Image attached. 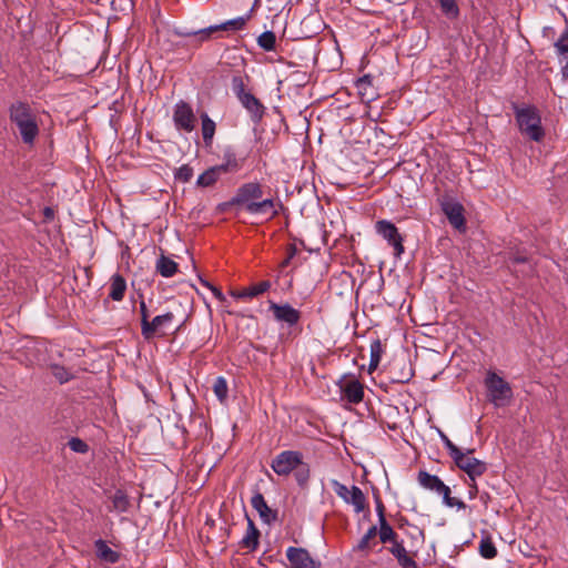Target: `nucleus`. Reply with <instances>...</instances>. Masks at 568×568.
<instances>
[{
  "instance_id": "f257e3e1",
  "label": "nucleus",
  "mask_w": 568,
  "mask_h": 568,
  "mask_svg": "<svg viewBox=\"0 0 568 568\" xmlns=\"http://www.w3.org/2000/svg\"><path fill=\"white\" fill-rule=\"evenodd\" d=\"M9 118L22 142L32 146L40 132L38 118L32 108L24 102L17 101L9 108Z\"/></svg>"
},
{
  "instance_id": "f03ea898",
  "label": "nucleus",
  "mask_w": 568,
  "mask_h": 568,
  "mask_svg": "<svg viewBox=\"0 0 568 568\" xmlns=\"http://www.w3.org/2000/svg\"><path fill=\"white\" fill-rule=\"evenodd\" d=\"M516 121L520 132L528 139L540 142L545 136L541 125V118L535 106L517 108L515 110Z\"/></svg>"
},
{
  "instance_id": "7ed1b4c3",
  "label": "nucleus",
  "mask_w": 568,
  "mask_h": 568,
  "mask_svg": "<svg viewBox=\"0 0 568 568\" xmlns=\"http://www.w3.org/2000/svg\"><path fill=\"white\" fill-rule=\"evenodd\" d=\"M484 384L487 390V398L494 406L504 407L511 400L513 389L509 383L497 373L493 371L487 372Z\"/></svg>"
},
{
  "instance_id": "20e7f679",
  "label": "nucleus",
  "mask_w": 568,
  "mask_h": 568,
  "mask_svg": "<svg viewBox=\"0 0 568 568\" xmlns=\"http://www.w3.org/2000/svg\"><path fill=\"white\" fill-rule=\"evenodd\" d=\"M302 459V453L297 450H284L273 458L271 468L278 476H288L296 467L301 466Z\"/></svg>"
},
{
  "instance_id": "39448f33",
  "label": "nucleus",
  "mask_w": 568,
  "mask_h": 568,
  "mask_svg": "<svg viewBox=\"0 0 568 568\" xmlns=\"http://www.w3.org/2000/svg\"><path fill=\"white\" fill-rule=\"evenodd\" d=\"M263 199V190L258 183L250 182L239 187L233 196L231 204L240 206L242 211H246L252 204Z\"/></svg>"
},
{
  "instance_id": "423d86ee",
  "label": "nucleus",
  "mask_w": 568,
  "mask_h": 568,
  "mask_svg": "<svg viewBox=\"0 0 568 568\" xmlns=\"http://www.w3.org/2000/svg\"><path fill=\"white\" fill-rule=\"evenodd\" d=\"M332 485L336 495L346 504L352 505L355 513L359 514L364 511L366 506V498L361 488L357 486L347 487L337 480H333Z\"/></svg>"
},
{
  "instance_id": "0eeeda50",
  "label": "nucleus",
  "mask_w": 568,
  "mask_h": 568,
  "mask_svg": "<svg viewBox=\"0 0 568 568\" xmlns=\"http://www.w3.org/2000/svg\"><path fill=\"white\" fill-rule=\"evenodd\" d=\"M342 398L351 404H359L364 398L363 384L354 376L344 375L337 381Z\"/></svg>"
},
{
  "instance_id": "6e6552de",
  "label": "nucleus",
  "mask_w": 568,
  "mask_h": 568,
  "mask_svg": "<svg viewBox=\"0 0 568 568\" xmlns=\"http://www.w3.org/2000/svg\"><path fill=\"white\" fill-rule=\"evenodd\" d=\"M454 463L458 468L464 470L468 476L470 481H475L477 477L481 476L486 469L487 466L484 462L471 457L469 455V452L467 454L459 450L454 457Z\"/></svg>"
},
{
  "instance_id": "1a4fd4ad",
  "label": "nucleus",
  "mask_w": 568,
  "mask_h": 568,
  "mask_svg": "<svg viewBox=\"0 0 568 568\" xmlns=\"http://www.w3.org/2000/svg\"><path fill=\"white\" fill-rule=\"evenodd\" d=\"M375 229L377 234L393 246L395 255L399 257L404 253L403 237L395 224L387 220H381L376 222Z\"/></svg>"
},
{
  "instance_id": "9d476101",
  "label": "nucleus",
  "mask_w": 568,
  "mask_h": 568,
  "mask_svg": "<svg viewBox=\"0 0 568 568\" xmlns=\"http://www.w3.org/2000/svg\"><path fill=\"white\" fill-rule=\"evenodd\" d=\"M173 122L175 128L180 131L190 133L195 129L196 118L193 109L189 103L181 100L175 104L173 111Z\"/></svg>"
},
{
  "instance_id": "9b49d317",
  "label": "nucleus",
  "mask_w": 568,
  "mask_h": 568,
  "mask_svg": "<svg viewBox=\"0 0 568 568\" xmlns=\"http://www.w3.org/2000/svg\"><path fill=\"white\" fill-rule=\"evenodd\" d=\"M173 321L174 314L172 312L158 315L152 321L145 322L141 333L145 339H152L155 336H163L165 331L172 325Z\"/></svg>"
},
{
  "instance_id": "f8f14e48",
  "label": "nucleus",
  "mask_w": 568,
  "mask_h": 568,
  "mask_svg": "<svg viewBox=\"0 0 568 568\" xmlns=\"http://www.w3.org/2000/svg\"><path fill=\"white\" fill-rule=\"evenodd\" d=\"M281 207L282 204L273 199H261L247 207L245 212L264 221H270L278 214Z\"/></svg>"
},
{
  "instance_id": "ddd939ff",
  "label": "nucleus",
  "mask_w": 568,
  "mask_h": 568,
  "mask_svg": "<svg viewBox=\"0 0 568 568\" xmlns=\"http://www.w3.org/2000/svg\"><path fill=\"white\" fill-rule=\"evenodd\" d=\"M286 558L292 568H320L321 566V562L315 560L305 548L288 547Z\"/></svg>"
},
{
  "instance_id": "4468645a",
  "label": "nucleus",
  "mask_w": 568,
  "mask_h": 568,
  "mask_svg": "<svg viewBox=\"0 0 568 568\" xmlns=\"http://www.w3.org/2000/svg\"><path fill=\"white\" fill-rule=\"evenodd\" d=\"M442 210L455 229L459 231L465 230L464 207L459 202L453 199H445L442 201Z\"/></svg>"
},
{
  "instance_id": "2eb2a0df",
  "label": "nucleus",
  "mask_w": 568,
  "mask_h": 568,
  "mask_svg": "<svg viewBox=\"0 0 568 568\" xmlns=\"http://www.w3.org/2000/svg\"><path fill=\"white\" fill-rule=\"evenodd\" d=\"M270 311H272L275 321L285 323L290 326L296 325L301 318L300 311L290 304H277L275 302H271Z\"/></svg>"
},
{
  "instance_id": "dca6fc26",
  "label": "nucleus",
  "mask_w": 568,
  "mask_h": 568,
  "mask_svg": "<svg viewBox=\"0 0 568 568\" xmlns=\"http://www.w3.org/2000/svg\"><path fill=\"white\" fill-rule=\"evenodd\" d=\"M251 14L247 13L245 16H241L231 20H227L225 22H222L220 24L210 26L207 28L196 30L193 34H201L203 38L211 37V34L215 31L222 30V31H240L244 29L246 26V22L250 20Z\"/></svg>"
},
{
  "instance_id": "f3484780",
  "label": "nucleus",
  "mask_w": 568,
  "mask_h": 568,
  "mask_svg": "<svg viewBox=\"0 0 568 568\" xmlns=\"http://www.w3.org/2000/svg\"><path fill=\"white\" fill-rule=\"evenodd\" d=\"M237 100L250 114L253 122L257 123L262 120L265 113V106L252 92L242 95Z\"/></svg>"
},
{
  "instance_id": "a211bd4d",
  "label": "nucleus",
  "mask_w": 568,
  "mask_h": 568,
  "mask_svg": "<svg viewBox=\"0 0 568 568\" xmlns=\"http://www.w3.org/2000/svg\"><path fill=\"white\" fill-rule=\"evenodd\" d=\"M271 288L270 281H262L257 284H254L250 287L240 290V291H231V296L235 300H250L256 297Z\"/></svg>"
},
{
  "instance_id": "6ab92c4d",
  "label": "nucleus",
  "mask_w": 568,
  "mask_h": 568,
  "mask_svg": "<svg viewBox=\"0 0 568 568\" xmlns=\"http://www.w3.org/2000/svg\"><path fill=\"white\" fill-rule=\"evenodd\" d=\"M389 552L397 559L402 568H418L417 562L408 555L403 542L394 541L389 547Z\"/></svg>"
},
{
  "instance_id": "aec40b11",
  "label": "nucleus",
  "mask_w": 568,
  "mask_h": 568,
  "mask_svg": "<svg viewBox=\"0 0 568 568\" xmlns=\"http://www.w3.org/2000/svg\"><path fill=\"white\" fill-rule=\"evenodd\" d=\"M417 480L423 488L436 494L445 487L444 481L438 476L432 475L425 470L418 473Z\"/></svg>"
},
{
  "instance_id": "412c9836",
  "label": "nucleus",
  "mask_w": 568,
  "mask_h": 568,
  "mask_svg": "<svg viewBox=\"0 0 568 568\" xmlns=\"http://www.w3.org/2000/svg\"><path fill=\"white\" fill-rule=\"evenodd\" d=\"M242 160H240L234 151L227 149L223 153V161L216 165L223 174L237 172L242 168Z\"/></svg>"
},
{
  "instance_id": "4be33fe9",
  "label": "nucleus",
  "mask_w": 568,
  "mask_h": 568,
  "mask_svg": "<svg viewBox=\"0 0 568 568\" xmlns=\"http://www.w3.org/2000/svg\"><path fill=\"white\" fill-rule=\"evenodd\" d=\"M252 507L258 513L264 523H271L274 519L272 510L267 506L262 494L256 493L251 499Z\"/></svg>"
},
{
  "instance_id": "5701e85b",
  "label": "nucleus",
  "mask_w": 568,
  "mask_h": 568,
  "mask_svg": "<svg viewBox=\"0 0 568 568\" xmlns=\"http://www.w3.org/2000/svg\"><path fill=\"white\" fill-rule=\"evenodd\" d=\"M555 49L561 64V75L564 79H568V39L560 38L555 42Z\"/></svg>"
},
{
  "instance_id": "b1692460",
  "label": "nucleus",
  "mask_w": 568,
  "mask_h": 568,
  "mask_svg": "<svg viewBox=\"0 0 568 568\" xmlns=\"http://www.w3.org/2000/svg\"><path fill=\"white\" fill-rule=\"evenodd\" d=\"M378 517H379L378 534H379L381 541L384 544L390 541L393 545L394 541H397L396 532L394 531L392 526L386 521L382 506L378 507Z\"/></svg>"
},
{
  "instance_id": "393cba45",
  "label": "nucleus",
  "mask_w": 568,
  "mask_h": 568,
  "mask_svg": "<svg viewBox=\"0 0 568 568\" xmlns=\"http://www.w3.org/2000/svg\"><path fill=\"white\" fill-rule=\"evenodd\" d=\"M97 556L109 564H115L119 560V554L111 549L108 544L99 539L94 542Z\"/></svg>"
},
{
  "instance_id": "a878e982",
  "label": "nucleus",
  "mask_w": 568,
  "mask_h": 568,
  "mask_svg": "<svg viewBox=\"0 0 568 568\" xmlns=\"http://www.w3.org/2000/svg\"><path fill=\"white\" fill-rule=\"evenodd\" d=\"M125 290H126V282H125V280L120 274H114L111 277L109 296L113 301L120 302L124 297Z\"/></svg>"
},
{
  "instance_id": "bb28decb",
  "label": "nucleus",
  "mask_w": 568,
  "mask_h": 568,
  "mask_svg": "<svg viewBox=\"0 0 568 568\" xmlns=\"http://www.w3.org/2000/svg\"><path fill=\"white\" fill-rule=\"evenodd\" d=\"M248 75L246 74H234L231 80V89L234 95L239 99L242 95L251 92L247 90V83H248Z\"/></svg>"
},
{
  "instance_id": "cd10ccee",
  "label": "nucleus",
  "mask_w": 568,
  "mask_h": 568,
  "mask_svg": "<svg viewBox=\"0 0 568 568\" xmlns=\"http://www.w3.org/2000/svg\"><path fill=\"white\" fill-rule=\"evenodd\" d=\"M223 175V173L220 171V169L214 165V166H211L206 171H204L199 178H197V181H196V184L199 186H202V187H207V186H211L213 185L221 176Z\"/></svg>"
},
{
  "instance_id": "c85d7f7f",
  "label": "nucleus",
  "mask_w": 568,
  "mask_h": 568,
  "mask_svg": "<svg viewBox=\"0 0 568 568\" xmlns=\"http://www.w3.org/2000/svg\"><path fill=\"white\" fill-rule=\"evenodd\" d=\"M201 131L203 140L206 144H211L215 134V122L209 116L207 113L201 114Z\"/></svg>"
},
{
  "instance_id": "c756f323",
  "label": "nucleus",
  "mask_w": 568,
  "mask_h": 568,
  "mask_svg": "<svg viewBox=\"0 0 568 568\" xmlns=\"http://www.w3.org/2000/svg\"><path fill=\"white\" fill-rule=\"evenodd\" d=\"M156 271L163 277H172L178 272V264L173 260L162 255L156 261Z\"/></svg>"
},
{
  "instance_id": "7c9ffc66",
  "label": "nucleus",
  "mask_w": 568,
  "mask_h": 568,
  "mask_svg": "<svg viewBox=\"0 0 568 568\" xmlns=\"http://www.w3.org/2000/svg\"><path fill=\"white\" fill-rule=\"evenodd\" d=\"M260 532L252 520H248L247 530L242 539V545L251 550H255L258 546Z\"/></svg>"
},
{
  "instance_id": "2f4dec72",
  "label": "nucleus",
  "mask_w": 568,
  "mask_h": 568,
  "mask_svg": "<svg viewBox=\"0 0 568 568\" xmlns=\"http://www.w3.org/2000/svg\"><path fill=\"white\" fill-rule=\"evenodd\" d=\"M111 500L113 510L119 513H124L128 510L130 505L129 497L123 490L118 489L111 497Z\"/></svg>"
},
{
  "instance_id": "473e14b6",
  "label": "nucleus",
  "mask_w": 568,
  "mask_h": 568,
  "mask_svg": "<svg viewBox=\"0 0 568 568\" xmlns=\"http://www.w3.org/2000/svg\"><path fill=\"white\" fill-rule=\"evenodd\" d=\"M438 495L442 496L443 504L449 508L456 507L457 509H464L466 507L464 501L450 496V488L447 485H445Z\"/></svg>"
},
{
  "instance_id": "72a5a7b5",
  "label": "nucleus",
  "mask_w": 568,
  "mask_h": 568,
  "mask_svg": "<svg viewBox=\"0 0 568 568\" xmlns=\"http://www.w3.org/2000/svg\"><path fill=\"white\" fill-rule=\"evenodd\" d=\"M276 37L273 31H265L257 38V44L265 51H273L275 49Z\"/></svg>"
},
{
  "instance_id": "f704fd0d",
  "label": "nucleus",
  "mask_w": 568,
  "mask_h": 568,
  "mask_svg": "<svg viewBox=\"0 0 568 568\" xmlns=\"http://www.w3.org/2000/svg\"><path fill=\"white\" fill-rule=\"evenodd\" d=\"M383 354V346L379 339H375L371 344V359H369V368H377Z\"/></svg>"
},
{
  "instance_id": "c9c22d12",
  "label": "nucleus",
  "mask_w": 568,
  "mask_h": 568,
  "mask_svg": "<svg viewBox=\"0 0 568 568\" xmlns=\"http://www.w3.org/2000/svg\"><path fill=\"white\" fill-rule=\"evenodd\" d=\"M442 12L449 19H456L459 14V9L456 0H438Z\"/></svg>"
},
{
  "instance_id": "e433bc0d",
  "label": "nucleus",
  "mask_w": 568,
  "mask_h": 568,
  "mask_svg": "<svg viewBox=\"0 0 568 568\" xmlns=\"http://www.w3.org/2000/svg\"><path fill=\"white\" fill-rule=\"evenodd\" d=\"M479 554L486 559H491L496 557L497 550L490 538L487 537L480 540Z\"/></svg>"
},
{
  "instance_id": "4c0bfd02",
  "label": "nucleus",
  "mask_w": 568,
  "mask_h": 568,
  "mask_svg": "<svg viewBox=\"0 0 568 568\" xmlns=\"http://www.w3.org/2000/svg\"><path fill=\"white\" fill-rule=\"evenodd\" d=\"M213 392L217 399L223 403L227 397V383L226 379L222 376L217 377L213 385Z\"/></svg>"
},
{
  "instance_id": "58836bf2",
  "label": "nucleus",
  "mask_w": 568,
  "mask_h": 568,
  "mask_svg": "<svg viewBox=\"0 0 568 568\" xmlns=\"http://www.w3.org/2000/svg\"><path fill=\"white\" fill-rule=\"evenodd\" d=\"M356 88L363 98L367 97L368 100L374 99V93L372 92L371 94H368L367 92V89L372 88V79L369 75H364L359 78L356 81Z\"/></svg>"
},
{
  "instance_id": "ea45409f",
  "label": "nucleus",
  "mask_w": 568,
  "mask_h": 568,
  "mask_svg": "<svg viewBox=\"0 0 568 568\" xmlns=\"http://www.w3.org/2000/svg\"><path fill=\"white\" fill-rule=\"evenodd\" d=\"M295 479L301 487H304L310 479V467L302 460L301 466L295 469Z\"/></svg>"
},
{
  "instance_id": "a19ab883",
  "label": "nucleus",
  "mask_w": 568,
  "mask_h": 568,
  "mask_svg": "<svg viewBox=\"0 0 568 568\" xmlns=\"http://www.w3.org/2000/svg\"><path fill=\"white\" fill-rule=\"evenodd\" d=\"M192 176H193V169L187 164L181 165L179 169H176V171L174 173L175 180H178L179 182H182V183L189 182L192 179Z\"/></svg>"
},
{
  "instance_id": "79ce46f5",
  "label": "nucleus",
  "mask_w": 568,
  "mask_h": 568,
  "mask_svg": "<svg viewBox=\"0 0 568 568\" xmlns=\"http://www.w3.org/2000/svg\"><path fill=\"white\" fill-rule=\"evenodd\" d=\"M438 435L444 446L448 450L449 456L453 458L460 449L447 437V435L438 430Z\"/></svg>"
},
{
  "instance_id": "37998d69",
  "label": "nucleus",
  "mask_w": 568,
  "mask_h": 568,
  "mask_svg": "<svg viewBox=\"0 0 568 568\" xmlns=\"http://www.w3.org/2000/svg\"><path fill=\"white\" fill-rule=\"evenodd\" d=\"M377 534V527L376 526H373L371 527L366 534L362 537V539L359 540L358 545H357V549L359 550H364L368 547L369 545V541L372 538H374Z\"/></svg>"
},
{
  "instance_id": "c03bdc74",
  "label": "nucleus",
  "mask_w": 568,
  "mask_h": 568,
  "mask_svg": "<svg viewBox=\"0 0 568 568\" xmlns=\"http://www.w3.org/2000/svg\"><path fill=\"white\" fill-rule=\"evenodd\" d=\"M69 447L71 450L75 453H87L89 447L88 445L80 438L73 437L69 440Z\"/></svg>"
},
{
  "instance_id": "a18cd8bd",
  "label": "nucleus",
  "mask_w": 568,
  "mask_h": 568,
  "mask_svg": "<svg viewBox=\"0 0 568 568\" xmlns=\"http://www.w3.org/2000/svg\"><path fill=\"white\" fill-rule=\"evenodd\" d=\"M296 248L294 246H290L287 256L280 263V272H283L285 267L288 266L291 260L295 256Z\"/></svg>"
},
{
  "instance_id": "49530a36",
  "label": "nucleus",
  "mask_w": 568,
  "mask_h": 568,
  "mask_svg": "<svg viewBox=\"0 0 568 568\" xmlns=\"http://www.w3.org/2000/svg\"><path fill=\"white\" fill-rule=\"evenodd\" d=\"M140 314H141V331H142L143 325H145V322H149V313H148L146 304L144 301L140 302Z\"/></svg>"
},
{
  "instance_id": "de8ad7c7",
  "label": "nucleus",
  "mask_w": 568,
  "mask_h": 568,
  "mask_svg": "<svg viewBox=\"0 0 568 568\" xmlns=\"http://www.w3.org/2000/svg\"><path fill=\"white\" fill-rule=\"evenodd\" d=\"M195 31H186V30H183V31H178V34L181 36V37H186V38H195L200 41H204V40H207L210 37H205L204 38L201 36V34H192L194 33Z\"/></svg>"
},
{
  "instance_id": "09e8293b",
  "label": "nucleus",
  "mask_w": 568,
  "mask_h": 568,
  "mask_svg": "<svg viewBox=\"0 0 568 568\" xmlns=\"http://www.w3.org/2000/svg\"><path fill=\"white\" fill-rule=\"evenodd\" d=\"M210 291L213 293L216 300H219L220 302H226L225 295L216 286H210Z\"/></svg>"
},
{
  "instance_id": "8fccbe9b",
  "label": "nucleus",
  "mask_w": 568,
  "mask_h": 568,
  "mask_svg": "<svg viewBox=\"0 0 568 568\" xmlns=\"http://www.w3.org/2000/svg\"><path fill=\"white\" fill-rule=\"evenodd\" d=\"M468 486H469V488H470V489H469V496H470V498H474V496H475V495H476V493H477V486H476L475 481H474V483H473V481H471V483H469V484H468Z\"/></svg>"
},
{
  "instance_id": "3c124183",
  "label": "nucleus",
  "mask_w": 568,
  "mask_h": 568,
  "mask_svg": "<svg viewBox=\"0 0 568 568\" xmlns=\"http://www.w3.org/2000/svg\"><path fill=\"white\" fill-rule=\"evenodd\" d=\"M267 2L270 3L267 7L270 11H278L280 4L273 3V0H267Z\"/></svg>"
},
{
  "instance_id": "603ef678",
  "label": "nucleus",
  "mask_w": 568,
  "mask_h": 568,
  "mask_svg": "<svg viewBox=\"0 0 568 568\" xmlns=\"http://www.w3.org/2000/svg\"><path fill=\"white\" fill-rule=\"evenodd\" d=\"M199 281L200 283L205 286L206 288L210 290V286H213L210 282H207L206 280H204L203 277L199 276Z\"/></svg>"
},
{
  "instance_id": "864d4df0",
  "label": "nucleus",
  "mask_w": 568,
  "mask_h": 568,
  "mask_svg": "<svg viewBox=\"0 0 568 568\" xmlns=\"http://www.w3.org/2000/svg\"><path fill=\"white\" fill-rule=\"evenodd\" d=\"M57 376L59 377V379H60L62 383H63V382H65V381H68V378H67V377H64V376H63V374H60V375H59V374H57Z\"/></svg>"
},
{
  "instance_id": "5fc2aeb1",
  "label": "nucleus",
  "mask_w": 568,
  "mask_h": 568,
  "mask_svg": "<svg viewBox=\"0 0 568 568\" xmlns=\"http://www.w3.org/2000/svg\"><path fill=\"white\" fill-rule=\"evenodd\" d=\"M261 3H262V0H255V1H254V6H258V4H261Z\"/></svg>"
},
{
  "instance_id": "6e6d98bb",
  "label": "nucleus",
  "mask_w": 568,
  "mask_h": 568,
  "mask_svg": "<svg viewBox=\"0 0 568 568\" xmlns=\"http://www.w3.org/2000/svg\"><path fill=\"white\" fill-rule=\"evenodd\" d=\"M51 213H52V212H51V210H50V209H45V215H49V214H51Z\"/></svg>"
}]
</instances>
